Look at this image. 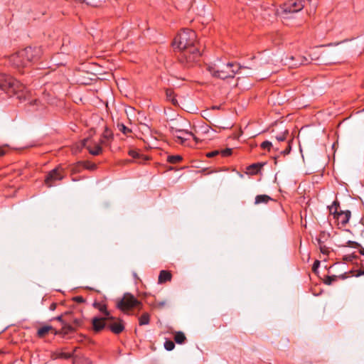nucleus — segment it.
<instances>
[{
	"mask_svg": "<svg viewBox=\"0 0 364 364\" xmlns=\"http://www.w3.org/2000/svg\"><path fill=\"white\" fill-rule=\"evenodd\" d=\"M247 68L236 63L225 62L221 59H217L214 63L208 65V70L210 75L219 79L225 80L233 78L237 73H241L242 70Z\"/></svg>",
	"mask_w": 364,
	"mask_h": 364,
	"instance_id": "nucleus-3",
	"label": "nucleus"
},
{
	"mask_svg": "<svg viewBox=\"0 0 364 364\" xmlns=\"http://www.w3.org/2000/svg\"><path fill=\"white\" fill-rule=\"evenodd\" d=\"M0 89L8 94L15 95L21 101H28L31 106H36L35 110H39L44 105L37 99H31V94L27 88L10 75L0 73Z\"/></svg>",
	"mask_w": 364,
	"mask_h": 364,
	"instance_id": "nucleus-2",
	"label": "nucleus"
},
{
	"mask_svg": "<svg viewBox=\"0 0 364 364\" xmlns=\"http://www.w3.org/2000/svg\"><path fill=\"white\" fill-rule=\"evenodd\" d=\"M20 52L28 66L31 63L35 62L41 58L42 48L41 47H27Z\"/></svg>",
	"mask_w": 364,
	"mask_h": 364,
	"instance_id": "nucleus-7",
	"label": "nucleus"
},
{
	"mask_svg": "<svg viewBox=\"0 0 364 364\" xmlns=\"http://www.w3.org/2000/svg\"><path fill=\"white\" fill-rule=\"evenodd\" d=\"M107 318L110 320V322L107 323V326L112 333L119 334L124 330V325L121 319H115L112 316Z\"/></svg>",
	"mask_w": 364,
	"mask_h": 364,
	"instance_id": "nucleus-10",
	"label": "nucleus"
},
{
	"mask_svg": "<svg viewBox=\"0 0 364 364\" xmlns=\"http://www.w3.org/2000/svg\"><path fill=\"white\" fill-rule=\"evenodd\" d=\"M330 233L326 231H321L318 237L316 238L318 243H325L330 238Z\"/></svg>",
	"mask_w": 364,
	"mask_h": 364,
	"instance_id": "nucleus-18",
	"label": "nucleus"
},
{
	"mask_svg": "<svg viewBox=\"0 0 364 364\" xmlns=\"http://www.w3.org/2000/svg\"><path fill=\"white\" fill-rule=\"evenodd\" d=\"M9 63L17 68L26 67V62L20 51L16 52L9 57Z\"/></svg>",
	"mask_w": 364,
	"mask_h": 364,
	"instance_id": "nucleus-11",
	"label": "nucleus"
},
{
	"mask_svg": "<svg viewBox=\"0 0 364 364\" xmlns=\"http://www.w3.org/2000/svg\"><path fill=\"white\" fill-rule=\"evenodd\" d=\"M336 279V276H328L325 280V284L328 285H331L333 282H334Z\"/></svg>",
	"mask_w": 364,
	"mask_h": 364,
	"instance_id": "nucleus-34",
	"label": "nucleus"
},
{
	"mask_svg": "<svg viewBox=\"0 0 364 364\" xmlns=\"http://www.w3.org/2000/svg\"><path fill=\"white\" fill-rule=\"evenodd\" d=\"M272 199L267 195H258L255 197V204L259 205L261 203H267Z\"/></svg>",
	"mask_w": 364,
	"mask_h": 364,
	"instance_id": "nucleus-16",
	"label": "nucleus"
},
{
	"mask_svg": "<svg viewBox=\"0 0 364 364\" xmlns=\"http://www.w3.org/2000/svg\"><path fill=\"white\" fill-rule=\"evenodd\" d=\"M167 302L166 300L156 301L155 307L162 309L166 305Z\"/></svg>",
	"mask_w": 364,
	"mask_h": 364,
	"instance_id": "nucleus-35",
	"label": "nucleus"
},
{
	"mask_svg": "<svg viewBox=\"0 0 364 364\" xmlns=\"http://www.w3.org/2000/svg\"><path fill=\"white\" fill-rule=\"evenodd\" d=\"M77 300L81 301H82V297H79V298L77 299Z\"/></svg>",
	"mask_w": 364,
	"mask_h": 364,
	"instance_id": "nucleus-48",
	"label": "nucleus"
},
{
	"mask_svg": "<svg viewBox=\"0 0 364 364\" xmlns=\"http://www.w3.org/2000/svg\"><path fill=\"white\" fill-rule=\"evenodd\" d=\"M182 160V157L180 155H173L168 157V161L171 164H177Z\"/></svg>",
	"mask_w": 364,
	"mask_h": 364,
	"instance_id": "nucleus-25",
	"label": "nucleus"
},
{
	"mask_svg": "<svg viewBox=\"0 0 364 364\" xmlns=\"http://www.w3.org/2000/svg\"><path fill=\"white\" fill-rule=\"evenodd\" d=\"M309 63H310V60L309 58H307L306 57L302 56V57H300L299 60H296L295 62H292V63L289 62V64L291 66H299L301 65H306Z\"/></svg>",
	"mask_w": 364,
	"mask_h": 364,
	"instance_id": "nucleus-19",
	"label": "nucleus"
},
{
	"mask_svg": "<svg viewBox=\"0 0 364 364\" xmlns=\"http://www.w3.org/2000/svg\"><path fill=\"white\" fill-rule=\"evenodd\" d=\"M175 347V344L172 341L167 340L164 343V348L166 350H172Z\"/></svg>",
	"mask_w": 364,
	"mask_h": 364,
	"instance_id": "nucleus-28",
	"label": "nucleus"
},
{
	"mask_svg": "<svg viewBox=\"0 0 364 364\" xmlns=\"http://www.w3.org/2000/svg\"><path fill=\"white\" fill-rule=\"evenodd\" d=\"M89 141H90V139L88 138L85 139L82 141V146L84 147H86L89 150V152L92 155H94V156L99 155L102 151V149L101 146V145H102V144H100V141H96L95 140H91L90 144L87 145V143L89 142Z\"/></svg>",
	"mask_w": 364,
	"mask_h": 364,
	"instance_id": "nucleus-9",
	"label": "nucleus"
},
{
	"mask_svg": "<svg viewBox=\"0 0 364 364\" xmlns=\"http://www.w3.org/2000/svg\"><path fill=\"white\" fill-rule=\"evenodd\" d=\"M291 146L289 145L288 147L283 151L284 154H288L290 152Z\"/></svg>",
	"mask_w": 364,
	"mask_h": 364,
	"instance_id": "nucleus-41",
	"label": "nucleus"
},
{
	"mask_svg": "<svg viewBox=\"0 0 364 364\" xmlns=\"http://www.w3.org/2000/svg\"><path fill=\"white\" fill-rule=\"evenodd\" d=\"M195 31L184 29L174 38L172 46L174 49L181 51V60L187 63L196 61L200 56L199 48L196 46Z\"/></svg>",
	"mask_w": 364,
	"mask_h": 364,
	"instance_id": "nucleus-1",
	"label": "nucleus"
},
{
	"mask_svg": "<svg viewBox=\"0 0 364 364\" xmlns=\"http://www.w3.org/2000/svg\"><path fill=\"white\" fill-rule=\"evenodd\" d=\"M305 5L304 0H291L281 7L282 15L284 18H290L293 17V15L301 11Z\"/></svg>",
	"mask_w": 364,
	"mask_h": 364,
	"instance_id": "nucleus-4",
	"label": "nucleus"
},
{
	"mask_svg": "<svg viewBox=\"0 0 364 364\" xmlns=\"http://www.w3.org/2000/svg\"><path fill=\"white\" fill-rule=\"evenodd\" d=\"M360 275H364V270L363 272H360L359 274H358V276Z\"/></svg>",
	"mask_w": 364,
	"mask_h": 364,
	"instance_id": "nucleus-45",
	"label": "nucleus"
},
{
	"mask_svg": "<svg viewBox=\"0 0 364 364\" xmlns=\"http://www.w3.org/2000/svg\"><path fill=\"white\" fill-rule=\"evenodd\" d=\"M350 215L351 213L350 210L341 211L336 215L335 218H337L338 223L342 225H346L348 223L350 218Z\"/></svg>",
	"mask_w": 364,
	"mask_h": 364,
	"instance_id": "nucleus-12",
	"label": "nucleus"
},
{
	"mask_svg": "<svg viewBox=\"0 0 364 364\" xmlns=\"http://www.w3.org/2000/svg\"><path fill=\"white\" fill-rule=\"evenodd\" d=\"M319 246L320 251L323 255H328V248L325 245V243H318Z\"/></svg>",
	"mask_w": 364,
	"mask_h": 364,
	"instance_id": "nucleus-30",
	"label": "nucleus"
},
{
	"mask_svg": "<svg viewBox=\"0 0 364 364\" xmlns=\"http://www.w3.org/2000/svg\"><path fill=\"white\" fill-rule=\"evenodd\" d=\"M50 329V326H43L42 328H40L38 330V335L40 337H42V336H45L47 333H48Z\"/></svg>",
	"mask_w": 364,
	"mask_h": 364,
	"instance_id": "nucleus-27",
	"label": "nucleus"
},
{
	"mask_svg": "<svg viewBox=\"0 0 364 364\" xmlns=\"http://www.w3.org/2000/svg\"><path fill=\"white\" fill-rule=\"evenodd\" d=\"M338 207L339 202L338 200H334L331 205L328 206L330 213L333 215L334 217L339 213L338 211Z\"/></svg>",
	"mask_w": 364,
	"mask_h": 364,
	"instance_id": "nucleus-20",
	"label": "nucleus"
},
{
	"mask_svg": "<svg viewBox=\"0 0 364 364\" xmlns=\"http://www.w3.org/2000/svg\"><path fill=\"white\" fill-rule=\"evenodd\" d=\"M129 155L134 159H136L139 157V154L134 150H129Z\"/></svg>",
	"mask_w": 364,
	"mask_h": 364,
	"instance_id": "nucleus-36",
	"label": "nucleus"
},
{
	"mask_svg": "<svg viewBox=\"0 0 364 364\" xmlns=\"http://www.w3.org/2000/svg\"><path fill=\"white\" fill-rule=\"evenodd\" d=\"M166 97L168 100L171 101L173 104L176 105L177 103V100L173 97V92L170 90H167L166 91Z\"/></svg>",
	"mask_w": 364,
	"mask_h": 364,
	"instance_id": "nucleus-26",
	"label": "nucleus"
},
{
	"mask_svg": "<svg viewBox=\"0 0 364 364\" xmlns=\"http://www.w3.org/2000/svg\"><path fill=\"white\" fill-rule=\"evenodd\" d=\"M232 154V149H226L222 151V154L224 156H228Z\"/></svg>",
	"mask_w": 364,
	"mask_h": 364,
	"instance_id": "nucleus-37",
	"label": "nucleus"
},
{
	"mask_svg": "<svg viewBox=\"0 0 364 364\" xmlns=\"http://www.w3.org/2000/svg\"><path fill=\"white\" fill-rule=\"evenodd\" d=\"M186 339L184 333L181 331H178L176 333L174 336V340L176 343L178 344H182L184 343L185 340Z\"/></svg>",
	"mask_w": 364,
	"mask_h": 364,
	"instance_id": "nucleus-21",
	"label": "nucleus"
},
{
	"mask_svg": "<svg viewBox=\"0 0 364 364\" xmlns=\"http://www.w3.org/2000/svg\"><path fill=\"white\" fill-rule=\"evenodd\" d=\"M178 134H179V135L184 136H186V137H188V139H189L190 137H192V136H187L186 134H183L182 133H178Z\"/></svg>",
	"mask_w": 364,
	"mask_h": 364,
	"instance_id": "nucleus-44",
	"label": "nucleus"
},
{
	"mask_svg": "<svg viewBox=\"0 0 364 364\" xmlns=\"http://www.w3.org/2000/svg\"><path fill=\"white\" fill-rule=\"evenodd\" d=\"M218 154V151H211L207 154L208 157H213Z\"/></svg>",
	"mask_w": 364,
	"mask_h": 364,
	"instance_id": "nucleus-40",
	"label": "nucleus"
},
{
	"mask_svg": "<svg viewBox=\"0 0 364 364\" xmlns=\"http://www.w3.org/2000/svg\"><path fill=\"white\" fill-rule=\"evenodd\" d=\"M93 306L96 309H97L100 312L103 313L107 318L109 316V312L107 310L106 305L101 304L100 302H94Z\"/></svg>",
	"mask_w": 364,
	"mask_h": 364,
	"instance_id": "nucleus-17",
	"label": "nucleus"
},
{
	"mask_svg": "<svg viewBox=\"0 0 364 364\" xmlns=\"http://www.w3.org/2000/svg\"><path fill=\"white\" fill-rule=\"evenodd\" d=\"M83 2H85L87 5L92 6H98L101 4L105 0H81Z\"/></svg>",
	"mask_w": 364,
	"mask_h": 364,
	"instance_id": "nucleus-24",
	"label": "nucleus"
},
{
	"mask_svg": "<svg viewBox=\"0 0 364 364\" xmlns=\"http://www.w3.org/2000/svg\"><path fill=\"white\" fill-rule=\"evenodd\" d=\"M64 178L62 169L57 167L50 171L46 177L45 183L48 187H52L55 185L57 181H61Z\"/></svg>",
	"mask_w": 364,
	"mask_h": 364,
	"instance_id": "nucleus-8",
	"label": "nucleus"
},
{
	"mask_svg": "<svg viewBox=\"0 0 364 364\" xmlns=\"http://www.w3.org/2000/svg\"><path fill=\"white\" fill-rule=\"evenodd\" d=\"M6 146L0 147V156H4L6 153Z\"/></svg>",
	"mask_w": 364,
	"mask_h": 364,
	"instance_id": "nucleus-39",
	"label": "nucleus"
},
{
	"mask_svg": "<svg viewBox=\"0 0 364 364\" xmlns=\"http://www.w3.org/2000/svg\"><path fill=\"white\" fill-rule=\"evenodd\" d=\"M105 319H107V318H100V317L93 318H92L93 329L95 331H100L102 330L107 325L105 322Z\"/></svg>",
	"mask_w": 364,
	"mask_h": 364,
	"instance_id": "nucleus-13",
	"label": "nucleus"
},
{
	"mask_svg": "<svg viewBox=\"0 0 364 364\" xmlns=\"http://www.w3.org/2000/svg\"><path fill=\"white\" fill-rule=\"evenodd\" d=\"M112 138V132L108 129L107 128H105V132H103L102 137L99 140L100 141V144L106 145L107 142L110 140Z\"/></svg>",
	"mask_w": 364,
	"mask_h": 364,
	"instance_id": "nucleus-15",
	"label": "nucleus"
},
{
	"mask_svg": "<svg viewBox=\"0 0 364 364\" xmlns=\"http://www.w3.org/2000/svg\"><path fill=\"white\" fill-rule=\"evenodd\" d=\"M359 253L364 256V247H361L359 250Z\"/></svg>",
	"mask_w": 364,
	"mask_h": 364,
	"instance_id": "nucleus-42",
	"label": "nucleus"
},
{
	"mask_svg": "<svg viewBox=\"0 0 364 364\" xmlns=\"http://www.w3.org/2000/svg\"><path fill=\"white\" fill-rule=\"evenodd\" d=\"M55 306H56V304L55 303H53L50 306V309L53 311L55 309Z\"/></svg>",
	"mask_w": 364,
	"mask_h": 364,
	"instance_id": "nucleus-43",
	"label": "nucleus"
},
{
	"mask_svg": "<svg viewBox=\"0 0 364 364\" xmlns=\"http://www.w3.org/2000/svg\"><path fill=\"white\" fill-rule=\"evenodd\" d=\"M139 325H147L149 323V314L144 313L139 318Z\"/></svg>",
	"mask_w": 364,
	"mask_h": 364,
	"instance_id": "nucleus-22",
	"label": "nucleus"
},
{
	"mask_svg": "<svg viewBox=\"0 0 364 364\" xmlns=\"http://www.w3.org/2000/svg\"><path fill=\"white\" fill-rule=\"evenodd\" d=\"M133 275H134V278H136V277H137V276H136V273H134V274H133Z\"/></svg>",
	"mask_w": 364,
	"mask_h": 364,
	"instance_id": "nucleus-49",
	"label": "nucleus"
},
{
	"mask_svg": "<svg viewBox=\"0 0 364 364\" xmlns=\"http://www.w3.org/2000/svg\"><path fill=\"white\" fill-rule=\"evenodd\" d=\"M141 305V303L130 293H125L122 299L117 302V307L122 311H127Z\"/></svg>",
	"mask_w": 364,
	"mask_h": 364,
	"instance_id": "nucleus-6",
	"label": "nucleus"
},
{
	"mask_svg": "<svg viewBox=\"0 0 364 364\" xmlns=\"http://www.w3.org/2000/svg\"><path fill=\"white\" fill-rule=\"evenodd\" d=\"M262 165L259 164H253L248 167L250 173L252 174L257 173L261 168Z\"/></svg>",
	"mask_w": 364,
	"mask_h": 364,
	"instance_id": "nucleus-23",
	"label": "nucleus"
},
{
	"mask_svg": "<svg viewBox=\"0 0 364 364\" xmlns=\"http://www.w3.org/2000/svg\"><path fill=\"white\" fill-rule=\"evenodd\" d=\"M168 129L171 134L177 139V141H179L182 144H184L186 141L188 140V138L182 135H179L178 133H182L183 134H186L187 136H192V138L196 142L198 141V139L191 132H189L188 129L178 124L177 123L169 125Z\"/></svg>",
	"mask_w": 364,
	"mask_h": 364,
	"instance_id": "nucleus-5",
	"label": "nucleus"
},
{
	"mask_svg": "<svg viewBox=\"0 0 364 364\" xmlns=\"http://www.w3.org/2000/svg\"><path fill=\"white\" fill-rule=\"evenodd\" d=\"M57 319H58V321H61V319H62V316H58Z\"/></svg>",
	"mask_w": 364,
	"mask_h": 364,
	"instance_id": "nucleus-46",
	"label": "nucleus"
},
{
	"mask_svg": "<svg viewBox=\"0 0 364 364\" xmlns=\"http://www.w3.org/2000/svg\"><path fill=\"white\" fill-rule=\"evenodd\" d=\"M272 146V142L269 141H264L261 144V147L264 149L270 150L271 147Z\"/></svg>",
	"mask_w": 364,
	"mask_h": 364,
	"instance_id": "nucleus-31",
	"label": "nucleus"
},
{
	"mask_svg": "<svg viewBox=\"0 0 364 364\" xmlns=\"http://www.w3.org/2000/svg\"><path fill=\"white\" fill-rule=\"evenodd\" d=\"M320 265V262L318 260H316L313 264L312 269L314 272H316Z\"/></svg>",
	"mask_w": 364,
	"mask_h": 364,
	"instance_id": "nucleus-38",
	"label": "nucleus"
},
{
	"mask_svg": "<svg viewBox=\"0 0 364 364\" xmlns=\"http://www.w3.org/2000/svg\"><path fill=\"white\" fill-rule=\"evenodd\" d=\"M117 127L119 130L124 134H127V133L131 132V130L123 124H119L117 125Z\"/></svg>",
	"mask_w": 364,
	"mask_h": 364,
	"instance_id": "nucleus-29",
	"label": "nucleus"
},
{
	"mask_svg": "<svg viewBox=\"0 0 364 364\" xmlns=\"http://www.w3.org/2000/svg\"><path fill=\"white\" fill-rule=\"evenodd\" d=\"M287 134H288V132L285 131L284 133H282L279 135L277 136L276 139L278 141H283L286 140Z\"/></svg>",
	"mask_w": 364,
	"mask_h": 364,
	"instance_id": "nucleus-33",
	"label": "nucleus"
},
{
	"mask_svg": "<svg viewBox=\"0 0 364 364\" xmlns=\"http://www.w3.org/2000/svg\"><path fill=\"white\" fill-rule=\"evenodd\" d=\"M290 60H292V61H294V57L291 56Z\"/></svg>",
	"mask_w": 364,
	"mask_h": 364,
	"instance_id": "nucleus-47",
	"label": "nucleus"
},
{
	"mask_svg": "<svg viewBox=\"0 0 364 364\" xmlns=\"http://www.w3.org/2000/svg\"><path fill=\"white\" fill-rule=\"evenodd\" d=\"M172 275L170 272L166 270H161L159 275V284H163L166 282L171 281Z\"/></svg>",
	"mask_w": 364,
	"mask_h": 364,
	"instance_id": "nucleus-14",
	"label": "nucleus"
},
{
	"mask_svg": "<svg viewBox=\"0 0 364 364\" xmlns=\"http://www.w3.org/2000/svg\"><path fill=\"white\" fill-rule=\"evenodd\" d=\"M72 357V354L70 353H60L57 356L58 358L70 359Z\"/></svg>",
	"mask_w": 364,
	"mask_h": 364,
	"instance_id": "nucleus-32",
	"label": "nucleus"
}]
</instances>
